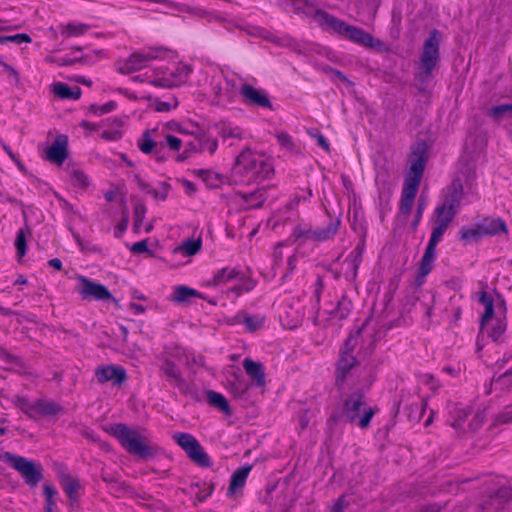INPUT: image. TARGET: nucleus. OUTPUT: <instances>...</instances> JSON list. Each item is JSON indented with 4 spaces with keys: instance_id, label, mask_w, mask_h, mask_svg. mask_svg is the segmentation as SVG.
Listing matches in <instances>:
<instances>
[{
    "instance_id": "obj_26",
    "label": "nucleus",
    "mask_w": 512,
    "mask_h": 512,
    "mask_svg": "<svg viewBox=\"0 0 512 512\" xmlns=\"http://www.w3.org/2000/svg\"><path fill=\"white\" fill-rule=\"evenodd\" d=\"M252 469V466L245 465L237 469L231 476L229 488H228V496L235 494L238 490L242 489L245 486L247 477Z\"/></svg>"
},
{
    "instance_id": "obj_3",
    "label": "nucleus",
    "mask_w": 512,
    "mask_h": 512,
    "mask_svg": "<svg viewBox=\"0 0 512 512\" xmlns=\"http://www.w3.org/2000/svg\"><path fill=\"white\" fill-rule=\"evenodd\" d=\"M235 170L250 177L255 182L270 179L274 175L272 159L265 154L243 151L236 158Z\"/></svg>"
},
{
    "instance_id": "obj_45",
    "label": "nucleus",
    "mask_w": 512,
    "mask_h": 512,
    "mask_svg": "<svg viewBox=\"0 0 512 512\" xmlns=\"http://www.w3.org/2000/svg\"><path fill=\"white\" fill-rule=\"evenodd\" d=\"M351 310V300L346 295H343L341 299L338 301L337 306L335 308L336 314L339 316V318L344 319L349 315Z\"/></svg>"
},
{
    "instance_id": "obj_46",
    "label": "nucleus",
    "mask_w": 512,
    "mask_h": 512,
    "mask_svg": "<svg viewBox=\"0 0 512 512\" xmlns=\"http://www.w3.org/2000/svg\"><path fill=\"white\" fill-rule=\"evenodd\" d=\"M146 207L144 204L138 203L134 207V222L133 229L135 232H139L146 215Z\"/></svg>"
},
{
    "instance_id": "obj_7",
    "label": "nucleus",
    "mask_w": 512,
    "mask_h": 512,
    "mask_svg": "<svg viewBox=\"0 0 512 512\" xmlns=\"http://www.w3.org/2000/svg\"><path fill=\"white\" fill-rule=\"evenodd\" d=\"M13 403L31 419H35L36 416L52 417L62 413L63 411V407L61 405L46 398H40L31 402L26 397L17 395L13 398Z\"/></svg>"
},
{
    "instance_id": "obj_35",
    "label": "nucleus",
    "mask_w": 512,
    "mask_h": 512,
    "mask_svg": "<svg viewBox=\"0 0 512 512\" xmlns=\"http://www.w3.org/2000/svg\"><path fill=\"white\" fill-rule=\"evenodd\" d=\"M67 173L73 186L81 189H86L89 186L88 176L81 169L75 166H68Z\"/></svg>"
},
{
    "instance_id": "obj_60",
    "label": "nucleus",
    "mask_w": 512,
    "mask_h": 512,
    "mask_svg": "<svg viewBox=\"0 0 512 512\" xmlns=\"http://www.w3.org/2000/svg\"><path fill=\"white\" fill-rule=\"evenodd\" d=\"M348 506V502L344 495L340 496L337 501L331 506L330 512H343Z\"/></svg>"
},
{
    "instance_id": "obj_48",
    "label": "nucleus",
    "mask_w": 512,
    "mask_h": 512,
    "mask_svg": "<svg viewBox=\"0 0 512 512\" xmlns=\"http://www.w3.org/2000/svg\"><path fill=\"white\" fill-rule=\"evenodd\" d=\"M53 62L57 63L60 66H69L73 65L75 63H82V64H90V57L88 55H83L81 57H74L66 58V57H59L57 59H54Z\"/></svg>"
},
{
    "instance_id": "obj_18",
    "label": "nucleus",
    "mask_w": 512,
    "mask_h": 512,
    "mask_svg": "<svg viewBox=\"0 0 512 512\" xmlns=\"http://www.w3.org/2000/svg\"><path fill=\"white\" fill-rule=\"evenodd\" d=\"M440 241L430 237L425 252L419 264L418 275L416 281L419 284L424 282L425 277L432 271L436 254V246Z\"/></svg>"
},
{
    "instance_id": "obj_40",
    "label": "nucleus",
    "mask_w": 512,
    "mask_h": 512,
    "mask_svg": "<svg viewBox=\"0 0 512 512\" xmlns=\"http://www.w3.org/2000/svg\"><path fill=\"white\" fill-rule=\"evenodd\" d=\"M482 236L484 235L480 224L475 227H462L460 230V240L465 243L478 241Z\"/></svg>"
},
{
    "instance_id": "obj_4",
    "label": "nucleus",
    "mask_w": 512,
    "mask_h": 512,
    "mask_svg": "<svg viewBox=\"0 0 512 512\" xmlns=\"http://www.w3.org/2000/svg\"><path fill=\"white\" fill-rule=\"evenodd\" d=\"M374 414L375 409L365 403L362 393H353L344 401L342 416L360 428H367Z\"/></svg>"
},
{
    "instance_id": "obj_12",
    "label": "nucleus",
    "mask_w": 512,
    "mask_h": 512,
    "mask_svg": "<svg viewBox=\"0 0 512 512\" xmlns=\"http://www.w3.org/2000/svg\"><path fill=\"white\" fill-rule=\"evenodd\" d=\"M158 57V50L150 48L142 52L133 53L118 65V71L122 74H130L146 67L152 60Z\"/></svg>"
},
{
    "instance_id": "obj_61",
    "label": "nucleus",
    "mask_w": 512,
    "mask_h": 512,
    "mask_svg": "<svg viewBox=\"0 0 512 512\" xmlns=\"http://www.w3.org/2000/svg\"><path fill=\"white\" fill-rule=\"evenodd\" d=\"M484 422V416L482 413H475L472 420L469 423V427L472 431H476Z\"/></svg>"
},
{
    "instance_id": "obj_49",
    "label": "nucleus",
    "mask_w": 512,
    "mask_h": 512,
    "mask_svg": "<svg viewBox=\"0 0 512 512\" xmlns=\"http://www.w3.org/2000/svg\"><path fill=\"white\" fill-rule=\"evenodd\" d=\"M425 208H426V199L423 196H420V198L418 199V202H417L414 220L411 223V227L413 230H416L418 225L420 224V221L422 219Z\"/></svg>"
},
{
    "instance_id": "obj_53",
    "label": "nucleus",
    "mask_w": 512,
    "mask_h": 512,
    "mask_svg": "<svg viewBox=\"0 0 512 512\" xmlns=\"http://www.w3.org/2000/svg\"><path fill=\"white\" fill-rule=\"evenodd\" d=\"M277 141L280 146L292 150L294 148V142L291 138V136L286 132H278L276 134Z\"/></svg>"
},
{
    "instance_id": "obj_37",
    "label": "nucleus",
    "mask_w": 512,
    "mask_h": 512,
    "mask_svg": "<svg viewBox=\"0 0 512 512\" xmlns=\"http://www.w3.org/2000/svg\"><path fill=\"white\" fill-rule=\"evenodd\" d=\"M190 73V69L186 66H182L177 68V80H167V79H157L151 81V84L158 87H172L174 85H177L179 83H182L186 81Z\"/></svg>"
},
{
    "instance_id": "obj_39",
    "label": "nucleus",
    "mask_w": 512,
    "mask_h": 512,
    "mask_svg": "<svg viewBox=\"0 0 512 512\" xmlns=\"http://www.w3.org/2000/svg\"><path fill=\"white\" fill-rule=\"evenodd\" d=\"M240 315H238L236 318L238 319V322H241L244 324L245 328L249 332H255L263 327L265 317L261 315H243L242 320H240Z\"/></svg>"
},
{
    "instance_id": "obj_41",
    "label": "nucleus",
    "mask_w": 512,
    "mask_h": 512,
    "mask_svg": "<svg viewBox=\"0 0 512 512\" xmlns=\"http://www.w3.org/2000/svg\"><path fill=\"white\" fill-rule=\"evenodd\" d=\"M198 139V152H208L211 155L214 154L218 147V142L216 139L206 134L198 135Z\"/></svg>"
},
{
    "instance_id": "obj_19",
    "label": "nucleus",
    "mask_w": 512,
    "mask_h": 512,
    "mask_svg": "<svg viewBox=\"0 0 512 512\" xmlns=\"http://www.w3.org/2000/svg\"><path fill=\"white\" fill-rule=\"evenodd\" d=\"M68 138L65 135H58L52 145L46 151V159L51 163L62 165L68 157Z\"/></svg>"
},
{
    "instance_id": "obj_31",
    "label": "nucleus",
    "mask_w": 512,
    "mask_h": 512,
    "mask_svg": "<svg viewBox=\"0 0 512 512\" xmlns=\"http://www.w3.org/2000/svg\"><path fill=\"white\" fill-rule=\"evenodd\" d=\"M315 228L309 225H297L294 227L291 238L294 242H299V245H303L308 241L314 242Z\"/></svg>"
},
{
    "instance_id": "obj_36",
    "label": "nucleus",
    "mask_w": 512,
    "mask_h": 512,
    "mask_svg": "<svg viewBox=\"0 0 512 512\" xmlns=\"http://www.w3.org/2000/svg\"><path fill=\"white\" fill-rule=\"evenodd\" d=\"M207 399L209 403L218 408L221 412L226 415H231V409L227 399L220 393L209 390L207 391Z\"/></svg>"
},
{
    "instance_id": "obj_29",
    "label": "nucleus",
    "mask_w": 512,
    "mask_h": 512,
    "mask_svg": "<svg viewBox=\"0 0 512 512\" xmlns=\"http://www.w3.org/2000/svg\"><path fill=\"white\" fill-rule=\"evenodd\" d=\"M240 276V271L236 268L225 267L218 270L213 277L208 281L209 285L218 286L237 279Z\"/></svg>"
},
{
    "instance_id": "obj_15",
    "label": "nucleus",
    "mask_w": 512,
    "mask_h": 512,
    "mask_svg": "<svg viewBox=\"0 0 512 512\" xmlns=\"http://www.w3.org/2000/svg\"><path fill=\"white\" fill-rule=\"evenodd\" d=\"M80 282L82 287L80 289V295L82 299H94V300H113V295L110 293L108 288L102 284L95 283L92 280L80 276Z\"/></svg>"
},
{
    "instance_id": "obj_56",
    "label": "nucleus",
    "mask_w": 512,
    "mask_h": 512,
    "mask_svg": "<svg viewBox=\"0 0 512 512\" xmlns=\"http://www.w3.org/2000/svg\"><path fill=\"white\" fill-rule=\"evenodd\" d=\"M160 185H161V191L153 189V190H151V195L156 200L164 201L167 198L170 186L166 182H162Z\"/></svg>"
},
{
    "instance_id": "obj_62",
    "label": "nucleus",
    "mask_w": 512,
    "mask_h": 512,
    "mask_svg": "<svg viewBox=\"0 0 512 512\" xmlns=\"http://www.w3.org/2000/svg\"><path fill=\"white\" fill-rule=\"evenodd\" d=\"M468 417L467 411H460L456 420L453 422L452 426L455 429H463V423Z\"/></svg>"
},
{
    "instance_id": "obj_6",
    "label": "nucleus",
    "mask_w": 512,
    "mask_h": 512,
    "mask_svg": "<svg viewBox=\"0 0 512 512\" xmlns=\"http://www.w3.org/2000/svg\"><path fill=\"white\" fill-rule=\"evenodd\" d=\"M359 335L360 330L355 334L349 335L340 350V358L337 363L335 377V384L338 387L344 385L348 375L359 364L358 360L353 355V351L358 345Z\"/></svg>"
},
{
    "instance_id": "obj_63",
    "label": "nucleus",
    "mask_w": 512,
    "mask_h": 512,
    "mask_svg": "<svg viewBox=\"0 0 512 512\" xmlns=\"http://www.w3.org/2000/svg\"><path fill=\"white\" fill-rule=\"evenodd\" d=\"M479 302L486 308L489 306H494L493 298L485 291L480 293Z\"/></svg>"
},
{
    "instance_id": "obj_30",
    "label": "nucleus",
    "mask_w": 512,
    "mask_h": 512,
    "mask_svg": "<svg viewBox=\"0 0 512 512\" xmlns=\"http://www.w3.org/2000/svg\"><path fill=\"white\" fill-rule=\"evenodd\" d=\"M483 235H497L507 233L506 223L501 218L485 219L481 224Z\"/></svg>"
},
{
    "instance_id": "obj_64",
    "label": "nucleus",
    "mask_w": 512,
    "mask_h": 512,
    "mask_svg": "<svg viewBox=\"0 0 512 512\" xmlns=\"http://www.w3.org/2000/svg\"><path fill=\"white\" fill-rule=\"evenodd\" d=\"M424 382L434 391H437L441 386L440 383L430 374L425 376Z\"/></svg>"
},
{
    "instance_id": "obj_52",
    "label": "nucleus",
    "mask_w": 512,
    "mask_h": 512,
    "mask_svg": "<svg viewBox=\"0 0 512 512\" xmlns=\"http://www.w3.org/2000/svg\"><path fill=\"white\" fill-rule=\"evenodd\" d=\"M128 223H129V213L127 210H125L123 212L121 221L116 225V227L114 229V236L116 238H120L123 235V233L127 230Z\"/></svg>"
},
{
    "instance_id": "obj_50",
    "label": "nucleus",
    "mask_w": 512,
    "mask_h": 512,
    "mask_svg": "<svg viewBox=\"0 0 512 512\" xmlns=\"http://www.w3.org/2000/svg\"><path fill=\"white\" fill-rule=\"evenodd\" d=\"M15 247L17 249V254L19 257H23L26 253L27 242H26V233L24 229H19L15 239Z\"/></svg>"
},
{
    "instance_id": "obj_32",
    "label": "nucleus",
    "mask_w": 512,
    "mask_h": 512,
    "mask_svg": "<svg viewBox=\"0 0 512 512\" xmlns=\"http://www.w3.org/2000/svg\"><path fill=\"white\" fill-rule=\"evenodd\" d=\"M506 329L507 321L504 315L503 317L496 318L491 328L487 331L488 337L495 343H502Z\"/></svg>"
},
{
    "instance_id": "obj_59",
    "label": "nucleus",
    "mask_w": 512,
    "mask_h": 512,
    "mask_svg": "<svg viewBox=\"0 0 512 512\" xmlns=\"http://www.w3.org/2000/svg\"><path fill=\"white\" fill-rule=\"evenodd\" d=\"M166 145L172 150V151H178L181 148L182 140L176 136L168 134L166 136Z\"/></svg>"
},
{
    "instance_id": "obj_2",
    "label": "nucleus",
    "mask_w": 512,
    "mask_h": 512,
    "mask_svg": "<svg viewBox=\"0 0 512 512\" xmlns=\"http://www.w3.org/2000/svg\"><path fill=\"white\" fill-rule=\"evenodd\" d=\"M110 433L129 454L141 459H152L162 452V449L152 443L144 434L130 428L126 424L118 423L113 425Z\"/></svg>"
},
{
    "instance_id": "obj_1",
    "label": "nucleus",
    "mask_w": 512,
    "mask_h": 512,
    "mask_svg": "<svg viewBox=\"0 0 512 512\" xmlns=\"http://www.w3.org/2000/svg\"><path fill=\"white\" fill-rule=\"evenodd\" d=\"M314 19L322 28L332 31L358 45L375 49H380L383 45L381 40L374 38L362 28L349 25L324 10H317L314 14Z\"/></svg>"
},
{
    "instance_id": "obj_9",
    "label": "nucleus",
    "mask_w": 512,
    "mask_h": 512,
    "mask_svg": "<svg viewBox=\"0 0 512 512\" xmlns=\"http://www.w3.org/2000/svg\"><path fill=\"white\" fill-rule=\"evenodd\" d=\"M441 34L437 29L430 32L424 41L420 62L425 77H430L440 59Z\"/></svg>"
},
{
    "instance_id": "obj_44",
    "label": "nucleus",
    "mask_w": 512,
    "mask_h": 512,
    "mask_svg": "<svg viewBox=\"0 0 512 512\" xmlns=\"http://www.w3.org/2000/svg\"><path fill=\"white\" fill-rule=\"evenodd\" d=\"M88 25L83 23H68L63 26L61 34L67 37L83 35L88 30Z\"/></svg>"
},
{
    "instance_id": "obj_16",
    "label": "nucleus",
    "mask_w": 512,
    "mask_h": 512,
    "mask_svg": "<svg viewBox=\"0 0 512 512\" xmlns=\"http://www.w3.org/2000/svg\"><path fill=\"white\" fill-rule=\"evenodd\" d=\"M95 377L100 384L112 381L115 386L121 385L127 379L125 369L115 365L98 367L95 371Z\"/></svg>"
},
{
    "instance_id": "obj_14",
    "label": "nucleus",
    "mask_w": 512,
    "mask_h": 512,
    "mask_svg": "<svg viewBox=\"0 0 512 512\" xmlns=\"http://www.w3.org/2000/svg\"><path fill=\"white\" fill-rule=\"evenodd\" d=\"M457 213L458 211L446 207L445 205H437L434 210L435 226L432 229L431 237L441 241L444 233L448 229L450 223L454 220Z\"/></svg>"
},
{
    "instance_id": "obj_23",
    "label": "nucleus",
    "mask_w": 512,
    "mask_h": 512,
    "mask_svg": "<svg viewBox=\"0 0 512 512\" xmlns=\"http://www.w3.org/2000/svg\"><path fill=\"white\" fill-rule=\"evenodd\" d=\"M192 298L203 299V295L197 290L185 285L175 286L169 300L178 304L189 303Z\"/></svg>"
},
{
    "instance_id": "obj_54",
    "label": "nucleus",
    "mask_w": 512,
    "mask_h": 512,
    "mask_svg": "<svg viewBox=\"0 0 512 512\" xmlns=\"http://www.w3.org/2000/svg\"><path fill=\"white\" fill-rule=\"evenodd\" d=\"M148 240H142L139 242H135L131 245L130 251L134 254H140V253H149L152 254L151 251L148 249Z\"/></svg>"
},
{
    "instance_id": "obj_25",
    "label": "nucleus",
    "mask_w": 512,
    "mask_h": 512,
    "mask_svg": "<svg viewBox=\"0 0 512 512\" xmlns=\"http://www.w3.org/2000/svg\"><path fill=\"white\" fill-rule=\"evenodd\" d=\"M243 367L248 376L255 382L259 387L265 385V371L264 366L261 362H255L249 358L244 359Z\"/></svg>"
},
{
    "instance_id": "obj_43",
    "label": "nucleus",
    "mask_w": 512,
    "mask_h": 512,
    "mask_svg": "<svg viewBox=\"0 0 512 512\" xmlns=\"http://www.w3.org/2000/svg\"><path fill=\"white\" fill-rule=\"evenodd\" d=\"M57 493L58 492L53 485H51L49 483L44 484L43 494H44L45 500H46V506H45L46 512H53L54 509L56 508V501L54 498L57 495Z\"/></svg>"
},
{
    "instance_id": "obj_21",
    "label": "nucleus",
    "mask_w": 512,
    "mask_h": 512,
    "mask_svg": "<svg viewBox=\"0 0 512 512\" xmlns=\"http://www.w3.org/2000/svg\"><path fill=\"white\" fill-rule=\"evenodd\" d=\"M268 187L262 186L252 192H237L236 196L246 204V209H257L262 207L267 199Z\"/></svg>"
},
{
    "instance_id": "obj_24",
    "label": "nucleus",
    "mask_w": 512,
    "mask_h": 512,
    "mask_svg": "<svg viewBox=\"0 0 512 512\" xmlns=\"http://www.w3.org/2000/svg\"><path fill=\"white\" fill-rule=\"evenodd\" d=\"M512 497V488L501 487L496 492L495 496L489 502L482 506L480 512H501L498 509L507 500Z\"/></svg>"
},
{
    "instance_id": "obj_42",
    "label": "nucleus",
    "mask_w": 512,
    "mask_h": 512,
    "mask_svg": "<svg viewBox=\"0 0 512 512\" xmlns=\"http://www.w3.org/2000/svg\"><path fill=\"white\" fill-rule=\"evenodd\" d=\"M201 245L200 239H187L176 248V251H180L186 256H193L200 251Z\"/></svg>"
},
{
    "instance_id": "obj_58",
    "label": "nucleus",
    "mask_w": 512,
    "mask_h": 512,
    "mask_svg": "<svg viewBox=\"0 0 512 512\" xmlns=\"http://www.w3.org/2000/svg\"><path fill=\"white\" fill-rule=\"evenodd\" d=\"M496 421L502 424L510 423L512 421V407H506L503 411H501L497 415Z\"/></svg>"
},
{
    "instance_id": "obj_38",
    "label": "nucleus",
    "mask_w": 512,
    "mask_h": 512,
    "mask_svg": "<svg viewBox=\"0 0 512 512\" xmlns=\"http://www.w3.org/2000/svg\"><path fill=\"white\" fill-rule=\"evenodd\" d=\"M488 115L495 121L500 122L512 118V103L500 104L489 109Z\"/></svg>"
},
{
    "instance_id": "obj_57",
    "label": "nucleus",
    "mask_w": 512,
    "mask_h": 512,
    "mask_svg": "<svg viewBox=\"0 0 512 512\" xmlns=\"http://www.w3.org/2000/svg\"><path fill=\"white\" fill-rule=\"evenodd\" d=\"M494 316V306H489L485 308L484 313L480 318V333L485 329L486 324L490 321Z\"/></svg>"
},
{
    "instance_id": "obj_5",
    "label": "nucleus",
    "mask_w": 512,
    "mask_h": 512,
    "mask_svg": "<svg viewBox=\"0 0 512 512\" xmlns=\"http://www.w3.org/2000/svg\"><path fill=\"white\" fill-rule=\"evenodd\" d=\"M3 461L16 470L30 487H36L43 479V467L34 460L11 452H5L3 454Z\"/></svg>"
},
{
    "instance_id": "obj_28",
    "label": "nucleus",
    "mask_w": 512,
    "mask_h": 512,
    "mask_svg": "<svg viewBox=\"0 0 512 512\" xmlns=\"http://www.w3.org/2000/svg\"><path fill=\"white\" fill-rule=\"evenodd\" d=\"M417 191L418 188L404 184L399 206L403 215L407 216L411 213Z\"/></svg>"
},
{
    "instance_id": "obj_47",
    "label": "nucleus",
    "mask_w": 512,
    "mask_h": 512,
    "mask_svg": "<svg viewBox=\"0 0 512 512\" xmlns=\"http://www.w3.org/2000/svg\"><path fill=\"white\" fill-rule=\"evenodd\" d=\"M8 42H12V43H15L17 45H19L21 43H24V42L25 43H30L31 42V37L28 34H26V33L0 36V44L1 45L6 44Z\"/></svg>"
},
{
    "instance_id": "obj_17",
    "label": "nucleus",
    "mask_w": 512,
    "mask_h": 512,
    "mask_svg": "<svg viewBox=\"0 0 512 512\" xmlns=\"http://www.w3.org/2000/svg\"><path fill=\"white\" fill-rule=\"evenodd\" d=\"M137 146L144 154H153L157 161L162 162L165 160V144L155 141L149 130L143 132L137 141Z\"/></svg>"
},
{
    "instance_id": "obj_10",
    "label": "nucleus",
    "mask_w": 512,
    "mask_h": 512,
    "mask_svg": "<svg viewBox=\"0 0 512 512\" xmlns=\"http://www.w3.org/2000/svg\"><path fill=\"white\" fill-rule=\"evenodd\" d=\"M160 370L167 377L170 384L177 388L181 394L195 401L200 400L197 388L182 377L179 367L171 359H164Z\"/></svg>"
},
{
    "instance_id": "obj_27",
    "label": "nucleus",
    "mask_w": 512,
    "mask_h": 512,
    "mask_svg": "<svg viewBox=\"0 0 512 512\" xmlns=\"http://www.w3.org/2000/svg\"><path fill=\"white\" fill-rule=\"evenodd\" d=\"M341 221L336 218L331 220L326 227L315 228L314 242H325L334 238L338 233Z\"/></svg>"
},
{
    "instance_id": "obj_20",
    "label": "nucleus",
    "mask_w": 512,
    "mask_h": 512,
    "mask_svg": "<svg viewBox=\"0 0 512 512\" xmlns=\"http://www.w3.org/2000/svg\"><path fill=\"white\" fill-rule=\"evenodd\" d=\"M463 189L464 188L461 179L454 178L451 184L447 187L446 195L441 204L459 211L463 197Z\"/></svg>"
},
{
    "instance_id": "obj_11",
    "label": "nucleus",
    "mask_w": 512,
    "mask_h": 512,
    "mask_svg": "<svg viewBox=\"0 0 512 512\" xmlns=\"http://www.w3.org/2000/svg\"><path fill=\"white\" fill-rule=\"evenodd\" d=\"M411 157L409 173L404 184L418 188L428 160L426 143L417 142L412 148Z\"/></svg>"
},
{
    "instance_id": "obj_55",
    "label": "nucleus",
    "mask_w": 512,
    "mask_h": 512,
    "mask_svg": "<svg viewBox=\"0 0 512 512\" xmlns=\"http://www.w3.org/2000/svg\"><path fill=\"white\" fill-rule=\"evenodd\" d=\"M221 135L223 138H238L242 137L241 130L238 127L224 126L221 129Z\"/></svg>"
},
{
    "instance_id": "obj_33",
    "label": "nucleus",
    "mask_w": 512,
    "mask_h": 512,
    "mask_svg": "<svg viewBox=\"0 0 512 512\" xmlns=\"http://www.w3.org/2000/svg\"><path fill=\"white\" fill-rule=\"evenodd\" d=\"M60 483H61L62 489L68 495L71 503L75 502L77 492L80 489L79 480L66 474V475H62L60 477Z\"/></svg>"
},
{
    "instance_id": "obj_34",
    "label": "nucleus",
    "mask_w": 512,
    "mask_h": 512,
    "mask_svg": "<svg viewBox=\"0 0 512 512\" xmlns=\"http://www.w3.org/2000/svg\"><path fill=\"white\" fill-rule=\"evenodd\" d=\"M54 95L60 99H79L81 89L79 87L71 88L65 83H56L53 87Z\"/></svg>"
},
{
    "instance_id": "obj_51",
    "label": "nucleus",
    "mask_w": 512,
    "mask_h": 512,
    "mask_svg": "<svg viewBox=\"0 0 512 512\" xmlns=\"http://www.w3.org/2000/svg\"><path fill=\"white\" fill-rule=\"evenodd\" d=\"M115 108H116V102L109 101L103 105L92 104L89 108V111L98 116H101V115H104V114H107V113L113 111Z\"/></svg>"
},
{
    "instance_id": "obj_22",
    "label": "nucleus",
    "mask_w": 512,
    "mask_h": 512,
    "mask_svg": "<svg viewBox=\"0 0 512 512\" xmlns=\"http://www.w3.org/2000/svg\"><path fill=\"white\" fill-rule=\"evenodd\" d=\"M362 251V248L358 246L343 262V265L346 266L344 277L349 282H353L357 278L358 269L362 261Z\"/></svg>"
},
{
    "instance_id": "obj_8",
    "label": "nucleus",
    "mask_w": 512,
    "mask_h": 512,
    "mask_svg": "<svg viewBox=\"0 0 512 512\" xmlns=\"http://www.w3.org/2000/svg\"><path fill=\"white\" fill-rule=\"evenodd\" d=\"M172 438L185 451L192 462L200 467H210L212 465L209 455L193 435L175 432Z\"/></svg>"
},
{
    "instance_id": "obj_13",
    "label": "nucleus",
    "mask_w": 512,
    "mask_h": 512,
    "mask_svg": "<svg viewBox=\"0 0 512 512\" xmlns=\"http://www.w3.org/2000/svg\"><path fill=\"white\" fill-rule=\"evenodd\" d=\"M239 94L243 102L248 106L273 109L268 94L262 89H256L251 84L245 83L240 87Z\"/></svg>"
}]
</instances>
